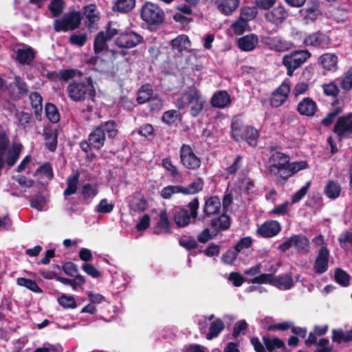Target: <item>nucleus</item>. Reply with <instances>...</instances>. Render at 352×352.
I'll list each match as a JSON object with an SVG mask.
<instances>
[{"instance_id":"obj_1","label":"nucleus","mask_w":352,"mask_h":352,"mask_svg":"<svg viewBox=\"0 0 352 352\" xmlns=\"http://www.w3.org/2000/svg\"><path fill=\"white\" fill-rule=\"evenodd\" d=\"M184 206H177L173 212V219L179 228H186L192 221L195 222L198 217L199 208V200L198 197H194Z\"/></svg>"},{"instance_id":"obj_2","label":"nucleus","mask_w":352,"mask_h":352,"mask_svg":"<svg viewBox=\"0 0 352 352\" xmlns=\"http://www.w3.org/2000/svg\"><path fill=\"white\" fill-rule=\"evenodd\" d=\"M205 103L206 101L201 98L199 90L196 87L191 86L177 98L176 106L181 110L191 104L190 115L197 117L202 111Z\"/></svg>"},{"instance_id":"obj_3","label":"nucleus","mask_w":352,"mask_h":352,"mask_svg":"<svg viewBox=\"0 0 352 352\" xmlns=\"http://www.w3.org/2000/svg\"><path fill=\"white\" fill-rule=\"evenodd\" d=\"M140 18L150 30H155L164 23L165 14L158 5L146 1L140 9Z\"/></svg>"},{"instance_id":"obj_4","label":"nucleus","mask_w":352,"mask_h":352,"mask_svg":"<svg viewBox=\"0 0 352 352\" xmlns=\"http://www.w3.org/2000/svg\"><path fill=\"white\" fill-rule=\"evenodd\" d=\"M308 167L309 165L306 161H299L280 166H274L272 168H268V171L271 175L275 176L276 185L283 186L289 177Z\"/></svg>"},{"instance_id":"obj_5","label":"nucleus","mask_w":352,"mask_h":352,"mask_svg":"<svg viewBox=\"0 0 352 352\" xmlns=\"http://www.w3.org/2000/svg\"><path fill=\"white\" fill-rule=\"evenodd\" d=\"M311 56V54L307 50H296L284 55L282 64L287 69V75L292 76L294 71L301 67Z\"/></svg>"},{"instance_id":"obj_6","label":"nucleus","mask_w":352,"mask_h":352,"mask_svg":"<svg viewBox=\"0 0 352 352\" xmlns=\"http://www.w3.org/2000/svg\"><path fill=\"white\" fill-rule=\"evenodd\" d=\"M292 247H294L299 254H307L309 252V240L303 234H293L283 242L278 249L285 252Z\"/></svg>"},{"instance_id":"obj_7","label":"nucleus","mask_w":352,"mask_h":352,"mask_svg":"<svg viewBox=\"0 0 352 352\" xmlns=\"http://www.w3.org/2000/svg\"><path fill=\"white\" fill-rule=\"evenodd\" d=\"M80 21L81 15L79 12H67L62 18L54 21V28L56 32L73 30L78 27Z\"/></svg>"},{"instance_id":"obj_8","label":"nucleus","mask_w":352,"mask_h":352,"mask_svg":"<svg viewBox=\"0 0 352 352\" xmlns=\"http://www.w3.org/2000/svg\"><path fill=\"white\" fill-rule=\"evenodd\" d=\"M179 158L182 164L188 170H195L201 166V158L194 153L188 144H183L180 147Z\"/></svg>"},{"instance_id":"obj_9","label":"nucleus","mask_w":352,"mask_h":352,"mask_svg":"<svg viewBox=\"0 0 352 352\" xmlns=\"http://www.w3.org/2000/svg\"><path fill=\"white\" fill-rule=\"evenodd\" d=\"M333 132L337 135L339 141L344 138H350L352 135V113H349L338 118Z\"/></svg>"},{"instance_id":"obj_10","label":"nucleus","mask_w":352,"mask_h":352,"mask_svg":"<svg viewBox=\"0 0 352 352\" xmlns=\"http://www.w3.org/2000/svg\"><path fill=\"white\" fill-rule=\"evenodd\" d=\"M143 41V37L140 34L132 30H129L121 32L115 43L118 47L130 49L136 47Z\"/></svg>"},{"instance_id":"obj_11","label":"nucleus","mask_w":352,"mask_h":352,"mask_svg":"<svg viewBox=\"0 0 352 352\" xmlns=\"http://www.w3.org/2000/svg\"><path fill=\"white\" fill-rule=\"evenodd\" d=\"M221 208V202L219 197L217 195H212L204 198V204L203 206V214L200 220L204 221L206 218L219 214Z\"/></svg>"},{"instance_id":"obj_12","label":"nucleus","mask_w":352,"mask_h":352,"mask_svg":"<svg viewBox=\"0 0 352 352\" xmlns=\"http://www.w3.org/2000/svg\"><path fill=\"white\" fill-rule=\"evenodd\" d=\"M329 250L327 246L319 250L314 264L313 270L316 274H322L328 270Z\"/></svg>"},{"instance_id":"obj_13","label":"nucleus","mask_w":352,"mask_h":352,"mask_svg":"<svg viewBox=\"0 0 352 352\" xmlns=\"http://www.w3.org/2000/svg\"><path fill=\"white\" fill-rule=\"evenodd\" d=\"M290 92V86L288 83L282 82V84L272 92L270 102L273 107H279L287 99Z\"/></svg>"},{"instance_id":"obj_14","label":"nucleus","mask_w":352,"mask_h":352,"mask_svg":"<svg viewBox=\"0 0 352 352\" xmlns=\"http://www.w3.org/2000/svg\"><path fill=\"white\" fill-rule=\"evenodd\" d=\"M288 15L287 10L283 6L279 5L266 12L265 18L269 23L278 25L286 20Z\"/></svg>"},{"instance_id":"obj_15","label":"nucleus","mask_w":352,"mask_h":352,"mask_svg":"<svg viewBox=\"0 0 352 352\" xmlns=\"http://www.w3.org/2000/svg\"><path fill=\"white\" fill-rule=\"evenodd\" d=\"M153 233L155 234H170L172 233V225L166 209L161 210L159 219L156 226L153 228Z\"/></svg>"},{"instance_id":"obj_16","label":"nucleus","mask_w":352,"mask_h":352,"mask_svg":"<svg viewBox=\"0 0 352 352\" xmlns=\"http://www.w3.org/2000/svg\"><path fill=\"white\" fill-rule=\"evenodd\" d=\"M281 230L280 223L275 220L264 222L257 229V233L263 238H271L276 236Z\"/></svg>"},{"instance_id":"obj_17","label":"nucleus","mask_w":352,"mask_h":352,"mask_svg":"<svg viewBox=\"0 0 352 352\" xmlns=\"http://www.w3.org/2000/svg\"><path fill=\"white\" fill-rule=\"evenodd\" d=\"M300 15L307 23L315 22L320 14L318 0H309L308 6L300 10Z\"/></svg>"},{"instance_id":"obj_18","label":"nucleus","mask_w":352,"mask_h":352,"mask_svg":"<svg viewBox=\"0 0 352 352\" xmlns=\"http://www.w3.org/2000/svg\"><path fill=\"white\" fill-rule=\"evenodd\" d=\"M296 110L301 116L313 117L318 110V106L312 98L305 97L298 102Z\"/></svg>"},{"instance_id":"obj_19","label":"nucleus","mask_w":352,"mask_h":352,"mask_svg":"<svg viewBox=\"0 0 352 352\" xmlns=\"http://www.w3.org/2000/svg\"><path fill=\"white\" fill-rule=\"evenodd\" d=\"M67 91L69 96L78 102L85 99L88 88L84 82H74L69 85Z\"/></svg>"},{"instance_id":"obj_20","label":"nucleus","mask_w":352,"mask_h":352,"mask_svg":"<svg viewBox=\"0 0 352 352\" xmlns=\"http://www.w3.org/2000/svg\"><path fill=\"white\" fill-rule=\"evenodd\" d=\"M246 131L242 118L239 116L232 118L231 122V137L236 142L243 141V134Z\"/></svg>"},{"instance_id":"obj_21","label":"nucleus","mask_w":352,"mask_h":352,"mask_svg":"<svg viewBox=\"0 0 352 352\" xmlns=\"http://www.w3.org/2000/svg\"><path fill=\"white\" fill-rule=\"evenodd\" d=\"M16 60L23 65H29L35 58L34 50L28 45H20L15 50Z\"/></svg>"},{"instance_id":"obj_22","label":"nucleus","mask_w":352,"mask_h":352,"mask_svg":"<svg viewBox=\"0 0 352 352\" xmlns=\"http://www.w3.org/2000/svg\"><path fill=\"white\" fill-rule=\"evenodd\" d=\"M105 141V133L103 125L95 127L89 133V149L94 148L100 149L104 145Z\"/></svg>"},{"instance_id":"obj_23","label":"nucleus","mask_w":352,"mask_h":352,"mask_svg":"<svg viewBox=\"0 0 352 352\" xmlns=\"http://www.w3.org/2000/svg\"><path fill=\"white\" fill-rule=\"evenodd\" d=\"M327 40L328 38L324 33L318 31L305 36L302 43L305 46L323 47L328 44Z\"/></svg>"},{"instance_id":"obj_24","label":"nucleus","mask_w":352,"mask_h":352,"mask_svg":"<svg viewBox=\"0 0 352 352\" xmlns=\"http://www.w3.org/2000/svg\"><path fill=\"white\" fill-rule=\"evenodd\" d=\"M270 151L272 152L270 156L268 168H272V166H280L282 165L288 164L290 162V157L288 155L283 153L280 151H276L275 147L272 146Z\"/></svg>"},{"instance_id":"obj_25","label":"nucleus","mask_w":352,"mask_h":352,"mask_svg":"<svg viewBox=\"0 0 352 352\" xmlns=\"http://www.w3.org/2000/svg\"><path fill=\"white\" fill-rule=\"evenodd\" d=\"M230 225L231 219L226 214V212L213 218L210 223V227L217 232L228 230Z\"/></svg>"},{"instance_id":"obj_26","label":"nucleus","mask_w":352,"mask_h":352,"mask_svg":"<svg viewBox=\"0 0 352 352\" xmlns=\"http://www.w3.org/2000/svg\"><path fill=\"white\" fill-rule=\"evenodd\" d=\"M272 286L281 290H288L294 286V280L291 273L278 276L273 275Z\"/></svg>"},{"instance_id":"obj_27","label":"nucleus","mask_w":352,"mask_h":352,"mask_svg":"<svg viewBox=\"0 0 352 352\" xmlns=\"http://www.w3.org/2000/svg\"><path fill=\"white\" fill-rule=\"evenodd\" d=\"M210 102L212 107L222 109L231 103V99L226 91H219L213 94Z\"/></svg>"},{"instance_id":"obj_28","label":"nucleus","mask_w":352,"mask_h":352,"mask_svg":"<svg viewBox=\"0 0 352 352\" xmlns=\"http://www.w3.org/2000/svg\"><path fill=\"white\" fill-rule=\"evenodd\" d=\"M240 0H221L217 4V10L226 16L232 14L239 7Z\"/></svg>"},{"instance_id":"obj_29","label":"nucleus","mask_w":352,"mask_h":352,"mask_svg":"<svg viewBox=\"0 0 352 352\" xmlns=\"http://www.w3.org/2000/svg\"><path fill=\"white\" fill-rule=\"evenodd\" d=\"M262 341L265 346V351L274 352L276 349L285 348L284 341L278 337L263 335L262 336Z\"/></svg>"},{"instance_id":"obj_30","label":"nucleus","mask_w":352,"mask_h":352,"mask_svg":"<svg viewBox=\"0 0 352 352\" xmlns=\"http://www.w3.org/2000/svg\"><path fill=\"white\" fill-rule=\"evenodd\" d=\"M258 40L256 34H250L238 40L239 47L244 52L252 51L258 44Z\"/></svg>"},{"instance_id":"obj_31","label":"nucleus","mask_w":352,"mask_h":352,"mask_svg":"<svg viewBox=\"0 0 352 352\" xmlns=\"http://www.w3.org/2000/svg\"><path fill=\"white\" fill-rule=\"evenodd\" d=\"M173 50H177L179 53L186 51L190 45L189 37L185 34H180L170 41Z\"/></svg>"},{"instance_id":"obj_32","label":"nucleus","mask_w":352,"mask_h":352,"mask_svg":"<svg viewBox=\"0 0 352 352\" xmlns=\"http://www.w3.org/2000/svg\"><path fill=\"white\" fill-rule=\"evenodd\" d=\"M320 62L322 67L330 72H335L338 69V56L333 54L326 53L320 56Z\"/></svg>"},{"instance_id":"obj_33","label":"nucleus","mask_w":352,"mask_h":352,"mask_svg":"<svg viewBox=\"0 0 352 352\" xmlns=\"http://www.w3.org/2000/svg\"><path fill=\"white\" fill-rule=\"evenodd\" d=\"M79 177L80 173L78 170L74 171L72 175L68 177V178L66 180L67 188L65 189L63 192V194L65 197L76 193L78 188Z\"/></svg>"},{"instance_id":"obj_34","label":"nucleus","mask_w":352,"mask_h":352,"mask_svg":"<svg viewBox=\"0 0 352 352\" xmlns=\"http://www.w3.org/2000/svg\"><path fill=\"white\" fill-rule=\"evenodd\" d=\"M108 41L109 40L105 36L104 31H100L96 34L94 42V50L96 55L107 50Z\"/></svg>"},{"instance_id":"obj_35","label":"nucleus","mask_w":352,"mask_h":352,"mask_svg":"<svg viewBox=\"0 0 352 352\" xmlns=\"http://www.w3.org/2000/svg\"><path fill=\"white\" fill-rule=\"evenodd\" d=\"M204 181L198 177L193 179L189 184L184 186L185 195H194L201 192L204 189Z\"/></svg>"},{"instance_id":"obj_36","label":"nucleus","mask_w":352,"mask_h":352,"mask_svg":"<svg viewBox=\"0 0 352 352\" xmlns=\"http://www.w3.org/2000/svg\"><path fill=\"white\" fill-rule=\"evenodd\" d=\"M224 329L225 324L223 322L220 318L216 319L210 323L209 331L206 335V338L210 340L217 338Z\"/></svg>"},{"instance_id":"obj_37","label":"nucleus","mask_w":352,"mask_h":352,"mask_svg":"<svg viewBox=\"0 0 352 352\" xmlns=\"http://www.w3.org/2000/svg\"><path fill=\"white\" fill-rule=\"evenodd\" d=\"M130 210L135 212H144L147 207V201L143 195L133 197L129 202Z\"/></svg>"},{"instance_id":"obj_38","label":"nucleus","mask_w":352,"mask_h":352,"mask_svg":"<svg viewBox=\"0 0 352 352\" xmlns=\"http://www.w3.org/2000/svg\"><path fill=\"white\" fill-rule=\"evenodd\" d=\"M243 140L250 146H256L258 144L259 132L254 127L246 125V131L243 134Z\"/></svg>"},{"instance_id":"obj_39","label":"nucleus","mask_w":352,"mask_h":352,"mask_svg":"<svg viewBox=\"0 0 352 352\" xmlns=\"http://www.w3.org/2000/svg\"><path fill=\"white\" fill-rule=\"evenodd\" d=\"M135 6V0H117L113 6L114 12L127 13Z\"/></svg>"},{"instance_id":"obj_40","label":"nucleus","mask_w":352,"mask_h":352,"mask_svg":"<svg viewBox=\"0 0 352 352\" xmlns=\"http://www.w3.org/2000/svg\"><path fill=\"white\" fill-rule=\"evenodd\" d=\"M341 190V186L338 182L330 180L327 184L324 192L327 197L335 199L340 196Z\"/></svg>"},{"instance_id":"obj_41","label":"nucleus","mask_w":352,"mask_h":352,"mask_svg":"<svg viewBox=\"0 0 352 352\" xmlns=\"http://www.w3.org/2000/svg\"><path fill=\"white\" fill-rule=\"evenodd\" d=\"M29 98L35 116L36 117L40 116L43 110V99L41 96L37 92H32L30 94Z\"/></svg>"},{"instance_id":"obj_42","label":"nucleus","mask_w":352,"mask_h":352,"mask_svg":"<svg viewBox=\"0 0 352 352\" xmlns=\"http://www.w3.org/2000/svg\"><path fill=\"white\" fill-rule=\"evenodd\" d=\"M351 276L344 270L336 268L334 274V280L340 286L346 287L350 284Z\"/></svg>"},{"instance_id":"obj_43","label":"nucleus","mask_w":352,"mask_h":352,"mask_svg":"<svg viewBox=\"0 0 352 352\" xmlns=\"http://www.w3.org/2000/svg\"><path fill=\"white\" fill-rule=\"evenodd\" d=\"M153 89L149 85H144L138 91L137 102L139 104H144L152 99Z\"/></svg>"},{"instance_id":"obj_44","label":"nucleus","mask_w":352,"mask_h":352,"mask_svg":"<svg viewBox=\"0 0 352 352\" xmlns=\"http://www.w3.org/2000/svg\"><path fill=\"white\" fill-rule=\"evenodd\" d=\"M16 120V124L23 129H27L30 126V115L25 111L16 110L14 114Z\"/></svg>"},{"instance_id":"obj_45","label":"nucleus","mask_w":352,"mask_h":352,"mask_svg":"<svg viewBox=\"0 0 352 352\" xmlns=\"http://www.w3.org/2000/svg\"><path fill=\"white\" fill-rule=\"evenodd\" d=\"M105 300L104 296L89 292V314H96V305Z\"/></svg>"},{"instance_id":"obj_46","label":"nucleus","mask_w":352,"mask_h":352,"mask_svg":"<svg viewBox=\"0 0 352 352\" xmlns=\"http://www.w3.org/2000/svg\"><path fill=\"white\" fill-rule=\"evenodd\" d=\"M258 14L257 8L255 6H245L241 9L240 19L247 22L256 18Z\"/></svg>"},{"instance_id":"obj_47","label":"nucleus","mask_w":352,"mask_h":352,"mask_svg":"<svg viewBox=\"0 0 352 352\" xmlns=\"http://www.w3.org/2000/svg\"><path fill=\"white\" fill-rule=\"evenodd\" d=\"M22 146L16 144H14L10 150H9L7 157V164L8 166H13L16 162L21 153Z\"/></svg>"},{"instance_id":"obj_48","label":"nucleus","mask_w":352,"mask_h":352,"mask_svg":"<svg viewBox=\"0 0 352 352\" xmlns=\"http://www.w3.org/2000/svg\"><path fill=\"white\" fill-rule=\"evenodd\" d=\"M45 114L47 118L54 123L60 120V114L56 106L52 103H47L45 105Z\"/></svg>"},{"instance_id":"obj_49","label":"nucleus","mask_w":352,"mask_h":352,"mask_svg":"<svg viewBox=\"0 0 352 352\" xmlns=\"http://www.w3.org/2000/svg\"><path fill=\"white\" fill-rule=\"evenodd\" d=\"M179 117L180 114L177 111L171 109L163 113L162 120L168 125H172L177 121Z\"/></svg>"},{"instance_id":"obj_50","label":"nucleus","mask_w":352,"mask_h":352,"mask_svg":"<svg viewBox=\"0 0 352 352\" xmlns=\"http://www.w3.org/2000/svg\"><path fill=\"white\" fill-rule=\"evenodd\" d=\"M65 3L63 0H52L48 5V8L53 16H59L63 11Z\"/></svg>"},{"instance_id":"obj_51","label":"nucleus","mask_w":352,"mask_h":352,"mask_svg":"<svg viewBox=\"0 0 352 352\" xmlns=\"http://www.w3.org/2000/svg\"><path fill=\"white\" fill-rule=\"evenodd\" d=\"M342 112V108L340 107H336L332 111L329 112L325 118L321 120V124L324 126H330L334 119Z\"/></svg>"},{"instance_id":"obj_52","label":"nucleus","mask_w":352,"mask_h":352,"mask_svg":"<svg viewBox=\"0 0 352 352\" xmlns=\"http://www.w3.org/2000/svg\"><path fill=\"white\" fill-rule=\"evenodd\" d=\"M18 285L25 287L30 290L34 292H41V289L38 286L37 283L31 279L25 278H19L16 280Z\"/></svg>"},{"instance_id":"obj_53","label":"nucleus","mask_w":352,"mask_h":352,"mask_svg":"<svg viewBox=\"0 0 352 352\" xmlns=\"http://www.w3.org/2000/svg\"><path fill=\"white\" fill-rule=\"evenodd\" d=\"M96 5L89 4V30L97 29L100 21L98 12H96Z\"/></svg>"},{"instance_id":"obj_54","label":"nucleus","mask_w":352,"mask_h":352,"mask_svg":"<svg viewBox=\"0 0 352 352\" xmlns=\"http://www.w3.org/2000/svg\"><path fill=\"white\" fill-rule=\"evenodd\" d=\"M82 72L75 69H61L60 70V80L67 82L76 76H80Z\"/></svg>"},{"instance_id":"obj_55","label":"nucleus","mask_w":352,"mask_h":352,"mask_svg":"<svg viewBox=\"0 0 352 352\" xmlns=\"http://www.w3.org/2000/svg\"><path fill=\"white\" fill-rule=\"evenodd\" d=\"M113 208V204L109 203L107 199H102L97 205L95 210L98 213L107 214L111 212Z\"/></svg>"},{"instance_id":"obj_56","label":"nucleus","mask_w":352,"mask_h":352,"mask_svg":"<svg viewBox=\"0 0 352 352\" xmlns=\"http://www.w3.org/2000/svg\"><path fill=\"white\" fill-rule=\"evenodd\" d=\"M47 201V198L44 195L39 194L32 199L30 206L38 211H42L44 210V206Z\"/></svg>"},{"instance_id":"obj_57","label":"nucleus","mask_w":352,"mask_h":352,"mask_svg":"<svg viewBox=\"0 0 352 352\" xmlns=\"http://www.w3.org/2000/svg\"><path fill=\"white\" fill-rule=\"evenodd\" d=\"M323 92L326 96L336 98L340 92L338 87L333 82L322 85Z\"/></svg>"},{"instance_id":"obj_58","label":"nucleus","mask_w":352,"mask_h":352,"mask_svg":"<svg viewBox=\"0 0 352 352\" xmlns=\"http://www.w3.org/2000/svg\"><path fill=\"white\" fill-rule=\"evenodd\" d=\"M332 342L337 344H340L342 342L347 343L346 340V331L342 329H332Z\"/></svg>"},{"instance_id":"obj_59","label":"nucleus","mask_w":352,"mask_h":352,"mask_svg":"<svg viewBox=\"0 0 352 352\" xmlns=\"http://www.w3.org/2000/svg\"><path fill=\"white\" fill-rule=\"evenodd\" d=\"M57 280L64 285H70L73 288H76L77 285H82L85 282V279L82 276H76L75 279L58 277Z\"/></svg>"},{"instance_id":"obj_60","label":"nucleus","mask_w":352,"mask_h":352,"mask_svg":"<svg viewBox=\"0 0 352 352\" xmlns=\"http://www.w3.org/2000/svg\"><path fill=\"white\" fill-rule=\"evenodd\" d=\"M311 184V181H308L304 186L301 187L297 192H296L292 197V203L296 204L300 201L307 193Z\"/></svg>"},{"instance_id":"obj_61","label":"nucleus","mask_w":352,"mask_h":352,"mask_svg":"<svg viewBox=\"0 0 352 352\" xmlns=\"http://www.w3.org/2000/svg\"><path fill=\"white\" fill-rule=\"evenodd\" d=\"M104 133L107 132L109 138L113 139L118 134V129H116V123L114 120H109L103 125Z\"/></svg>"},{"instance_id":"obj_62","label":"nucleus","mask_w":352,"mask_h":352,"mask_svg":"<svg viewBox=\"0 0 352 352\" xmlns=\"http://www.w3.org/2000/svg\"><path fill=\"white\" fill-rule=\"evenodd\" d=\"M243 156L237 155L232 164L226 168V172L228 175L235 174L237 170L242 166Z\"/></svg>"},{"instance_id":"obj_63","label":"nucleus","mask_w":352,"mask_h":352,"mask_svg":"<svg viewBox=\"0 0 352 352\" xmlns=\"http://www.w3.org/2000/svg\"><path fill=\"white\" fill-rule=\"evenodd\" d=\"M252 245V239L250 236L241 238L234 246V250L239 253L243 250L248 249Z\"/></svg>"},{"instance_id":"obj_64","label":"nucleus","mask_w":352,"mask_h":352,"mask_svg":"<svg viewBox=\"0 0 352 352\" xmlns=\"http://www.w3.org/2000/svg\"><path fill=\"white\" fill-rule=\"evenodd\" d=\"M340 85L341 87L346 91H349L352 89V67L345 73Z\"/></svg>"}]
</instances>
